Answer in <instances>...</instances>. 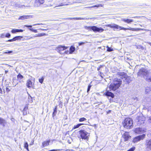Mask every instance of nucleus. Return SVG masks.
Returning a JSON list of instances; mask_svg holds the SVG:
<instances>
[{
    "label": "nucleus",
    "mask_w": 151,
    "mask_h": 151,
    "mask_svg": "<svg viewBox=\"0 0 151 151\" xmlns=\"http://www.w3.org/2000/svg\"><path fill=\"white\" fill-rule=\"evenodd\" d=\"M14 39H13V38L12 39H10V40H7L6 41V42H13L14 41Z\"/></svg>",
    "instance_id": "37998d69"
},
{
    "label": "nucleus",
    "mask_w": 151,
    "mask_h": 151,
    "mask_svg": "<svg viewBox=\"0 0 151 151\" xmlns=\"http://www.w3.org/2000/svg\"><path fill=\"white\" fill-rule=\"evenodd\" d=\"M28 108V106L27 105H26L25 106L24 109V111H26L27 109Z\"/></svg>",
    "instance_id": "ea45409f"
},
{
    "label": "nucleus",
    "mask_w": 151,
    "mask_h": 151,
    "mask_svg": "<svg viewBox=\"0 0 151 151\" xmlns=\"http://www.w3.org/2000/svg\"><path fill=\"white\" fill-rule=\"evenodd\" d=\"M44 2V0H35V6H38L39 5H38V4H37L39 3V5H40V4H43Z\"/></svg>",
    "instance_id": "9b49d317"
},
{
    "label": "nucleus",
    "mask_w": 151,
    "mask_h": 151,
    "mask_svg": "<svg viewBox=\"0 0 151 151\" xmlns=\"http://www.w3.org/2000/svg\"><path fill=\"white\" fill-rule=\"evenodd\" d=\"M145 137V134H144L136 137L133 139L132 141V142L134 143H136L141 140L143 139Z\"/></svg>",
    "instance_id": "0eeeda50"
},
{
    "label": "nucleus",
    "mask_w": 151,
    "mask_h": 151,
    "mask_svg": "<svg viewBox=\"0 0 151 151\" xmlns=\"http://www.w3.org/2000/svg\"><path fill=\"white\" fill-rule=\"evenodd\" d=\"M83 124L80 123L79 124H77L76 125H75L74 126V127L73 128V129H75L77 128L78 127H79L80 126H81V125H83Z\"/></svg>",
    "instance_id": "a878e982"
},
{
    "label": "nucleus",
    "mask_w": 151,
    "mask_h": 151,
    "mask_svg": "<svg viewBox=\"0 0 151 151\" xmlns=\"http://www.w3.org/2000/svg\"><path fill=\"white\" fill-rule=\"evenodd\" d=\"M122 83V80L121 79L115 78L110 85L109 88L110 91H114L119 88Z\"/></svg>",
    "instance_id": "f257e3e1"
},
{
    "label": "nucleus",
    "mask_w": 151,
    "mask_h": 151,
    "mask_svg": "<svg viewBox=\"0 0 151 151\" xmlns=\"http://www.w3.org/2000/svg\"><path fill=\"white\" fill-rule=\"evenodd\" d=\"M118 75L122 76L121 78H123V77L125 78L126 75V74L124 73V72L118 73Z\"/></svg>",
    "instance_id": "412c9836"
},
{
    "label": "nucleus",
    "mask_w": 151,
    "mask_h": 151,
    "mask_svg": "<svg viewBox=\"0 0 151 151\" xmlns=\"http://www.w3.org/2000/svg\"><path fill=\"white\" fill-rule=\"evenodd\" d=\"M2 91L1 88H0V93L2 94Z\"/></svg>",
    "instance_id": "603ef678"
},
{
    "label": "nucleus",
    "mask_w": 151,
    "mask_h": 151,
    "mask_svg": "<svg viewBox=\"0 0 151 151\" xmlns=\"http://www.w3.org/2000/svg\"><path fill=\"white\" fill-rule=\"evenodd\" d=\"M151 90L150 88L148 87H147L145 89V92L146 93H148Z\"/></svg>",
    "instance_id": "7c9ffc66"
},
{
    "label": "nucleus",
    "mask_w": 151,
    "mask_h": 151,
    "mask_svg": "<svg viewBox=\"0 0 151 151\" xmlns=\"http://www.w3.org/2000/svg\"><path fill=\"white\" fill-rule=\"evenodd\" d=\"M40 29L42 30H47V29Z\"/></svg>",
    "instance_id": "6e6d98bb"
},
{
    "label": "nucleus",
    "mask_w": 151,
    "mask_h": 151,
    "mask_svg": "<svg viewBox=\"0 0 151 151\" xmlns=\"http://www.w3.org/2000/svg\"><path fill=\"white\" fill-rule=\"evenodd\" d=\"M131 136H130L129 132H125L122 136L120 145H122V143L123 142L128 141L131 139Z\"/></svg>",
    "instance_id": "39448f33"
},
{
    "label": "nucleus",
    "mask_w": 151,
    "mask_h": 151,
    "mask_svg": "<svg viewBox=\"0 0 151 151\" xmlns=\"http://www.w3.org/2000/svg\"><path fill=\"white\" fill-rule=\"evenodd\" d=\"M145 145L147 150L148 151H151V139L147 140Z\"/></svg>",
    "instance_id": "1a4fd4ad"
},
{
    "label": "nucleus",
    "mask_w": 151,
    "mask_h": 151,
    "mask_svg": "<svg viewBox=\"0 0 151 151\" xmlns=\"http://www.w3.org/2000/svg\"><path fill=\"white\" fill-rule=\"evenodd\" d=\"M23 37L22 36H17L14 37L13 38L14 41H15L17 40H19L22 38Z\"/></svg>",
    "instance_id": "5701e85b"
},
{
    "label": "nucleus",
    "mask_w": 151,
    "mask_h": 151,
    "mask_svg": "<svg viewBox=\"0 0 151 151\" xmlns=\"http://www.w3.org/2000/svg\"><path fill=\"white\" fill-rule=\"evenodd\" d=\"M6 91L7 92H9V91H10V89L9 88H7L6 87Z\"/></svg>",
    "instance_id": "c03bdc74"
},
{
    "label": "nucleus",
    "mask_w": 151,
    "mask_h": 151,
    "mask_svg": "<svg viewBox=\"0 0 151 151\" xmlns=\"http://www.w3.org/2000/svg\"><path fill=\"white\" fill-rule=\"evenodd\" d=\"M107 47V51L109 52H111L113 50L110 48L108 46Z\"/></svg>",
    "instance_id": "e433bc0d"
},
{
    "label": "nucleus",
    "mask_w": 151,
    "mask_h": 151,
    "mask_svg": "<svg viewBox=\"0 0 151 151\" xmlns=\"http://www.w3.org/2000/svg\"><path fill=\"white\" fill-rule=\"evenodd\" d=\"M138 76H143L147 81L151 82V77L150 74L146 69L142 68L138 72Z\"/></svg>",
    "instance_id": "f03ea898"
},
{
    "label": "nucleus",
    "mask_w": 151,
    "mask_h": 151,
    "mask_svg": "<svg viewBox=\"0 0 151 151\" xmlns=\"http://www.w3.org/2000/svg\"><path fill=\"white\" fill-rule=\"evenodd\" d=\"M32 83L31 80H29L27 81V86L28 88H30L32 86Z\"/></svg>",
    "instance_id": "aec40b11"
},
{
    "label": "nucleus",
    "mask_w": 151,
    "mask_h": 151,
    "mask_svg": "<svg viewBox=\"0 0 151 151\" xmlns=\"http://www.w3.org/2000/svg\"><path fill=\"white\" fill-rule=\"evenodd\" d=\"M12 52H13L12 51H8L7 52H4V53H6V54H7V53L10 54V53H12Z\"/></svg>",
    "instance_id": "a19ab883"
},
{
    "label": "nucleus",
    "mask_w": 151,
    "mask_h": 151,
    "mask_svg": "<svg viewBox=\"0 0 151 151\" xmlns=\"http://www.w3.org/2000/svg\"><path fill=\"white\" fill-rule=\"evenodd\" d=\"M11 32L13 33H14L17 32V29H13L11 31Z\"/></svg>",
    "instance_id": "473e14b6"
},
{
    "label": "nucleus",
    "mask_w": 151,
    "mask_h": 151,
    "mask_svg": "<svg viewBox=\"0 0 151 151\" xmlns=\"http://www.w3.org/2000/svg\"><path fill=\"white\" fill-rule=\"evenodd\" d=\"M75 19V20H83L84 18H68L67 19Z\"/></svg>",
    "instance_id": "4be33fe9"
},
{
    "label": "nucleus",
    "mask_w": 151,
    "mask_h": 151,
    "mask_svg": "<svg viewBox=\"0 0 151 151\" xmlns=\"http://www.w3.org/2000/svg\"><path fill=\"white\" fill-rule=\"evenodd\" d=\"M24 27H30V28L29 29L31 31L35 33H37L38 32L37 31L36 29H34L32 28V25H25L24 26Z\"/></svg>",
    "instance_id": "f3484780"
},
{
    "label": "nucleus",
    "mask_w": 151,
    "mask_h": 151,
    "mask_svg": "<svg viewBox=\"0 0 151 151\" xmlns=\"http://www.w3.org/2000/svg\"><path fill=\"white\" fill-rule=\"evenodd\" d=\"M133 122L132 119L130 118H127L125 119L124 123H131Z\"/></svg>",
    "instance_id": "6ab92c4d"
},
{
    "label": "nucleus",
    "mask_w": 151,
    "mask_h": 151,
    "mask_svg": "<svg viewBox=\"0 0 151 151\" xmlns=\"http://www.w3.org/2000/svg\"><path fill=\"white\" fill-rule=\"evenodd\" d=\"M5 37L8 38H9L11 36V35L9 33H7Z\"/></svg>",
    "instance_id": "4c0bfd02"
},
{
    "label": "nucleus",
    "mask_w": 151,
    "mask_h": 151,
    "mask_svg": "<svg viewBox=\"0 0 151 151\" xmlns=\"http://www.w3.org/2000/svg\"><path fill=\"white\" fill-rule=\"evenodd\" d=\"M0 151H1L0 150Z\"/></svg>",
    "instance_id": "0e129e2a"
},
{
    "label": "nucleus",
    "mask_w": 151,
    "mask_h": 151,
    "mask_svg": "<svg viewBox=\"0 0 151 151\" xmlns=\"http://www.w3.org/2000/svg\"><path fill=\"white\" fill-rule=\"evenodd\" d=\"M86 119L84 117L81 118L79 119V122H82L86 120Z\"/></svg>",
    "instance_id": "c756f323"
},
{
    "label": "nucleus",
    "mask_w": 151,
    "mask_h": 151,
    "mask_svg": "<svg viewBox=\"0 0 151 151\" xmlns=\"http://www.w3.org/2000/svg\"><path fill=\"white\" fill-rule=\"evenodd\" d=\"M122 21L124 22H125L127 23L128 24H129L131 23V22H133V20L132 19H122Z\"/></svg>",
    "instance_id": "2eb2a0df"
},
{
    "label": "nucleus",
    "mask_w": 151,
    "mask_h": 151,
    "mask_svg": "<svg viewBox=\"0 0 151 151\" xmlns=\"http://www.w3.org/2000/svg\"><path fill=\"white\" fill-rule=\"evenodd\" d=\"M31 17L30 15H24L20 16L19 19L24 20L25 19H27L30 18Z\"/></svg>",
    "instance_id": "4468645a"
},
{
    "label": "nucleus",
    "mask_w": 151,
    "mask_h": 151,
    "mask_svg": "<svg viewBox=\"0 0 151 151\" xmlns=\"http://www.w3.org/2000/svg\"><path fill=\"white\" fill-rule=\"evenodd\" d=\"M8 71L5 70V73H7L8 72Z\"/></svg>",
    "instance_id": "052dcab7"
},
{
    "label": "nucleus",
    "mask_w": 151,
    "mask_h": 151,
    "mask_svg": "<svg viewBox=\"0 0 151 151\" xmlns=\"http://www.w3.org/2000/svg\"><path fill=\"white\" fill-rule=\"evenodd\" d=\"M86 29L90 30H92L95 32H102L104 29L101 27H98L96 26H86L85 27Z\"/></svg>",
    "instance_id": "20e7f679"
},
{
    "label": "nucleus",
    "mask_w": 151,
    "mask_h": 151,
    "mask_svg": "<svg viewBox=\"0 0 151 151\" xmlns=\"http://www.w3.org/2000/svg\"><path fill=\"white\" fill-rule=\"evenodd\" d=\"M139 29H140L139 30H143V31H151L150 30L148 29L140 28Z\"/></svg>",
    "instance_id": "c9c22d12"
},
{
    "label": "nucleus",
    "mask_w": 151,
    "mask_h": 151,
    "mask_svg": "<svg viewBox=\"0 0 151 151\" xmlns=\"http://www.w3.org/2000/svg\"><path fill=\"white\" fill-rule=\"evenodd\" d=\"M43 80L44 78H42L41 79H39V82L41 83H42L43 82Z\"/></svg>",
    "instance_id": "58836bf2"
},
{
    "label": "nucleus",
    "mask_w": 151,
    "mask_h": 151,
    "mask_svg": "<svg viewBox=\"0 0 151 151\" xmlns=\"http://www.w3.org/2000/svg\"><path fill=\"white\" fill-rule=\"evenodd\" d=\"M57 106H56L55 107V109H54V111L52 113V116L53 117H54V116H55V115L56 114V113H57Z\"/></svg>",
    "instance_id": "393cba45"
},
{
    "label": "nucleus",
    "mask_w": 151,
    "mask_h": 151,
    "mask_svg": "<svg viewBox=\"0 0 151 151\" xmlns=\"http://www.w3.org/2000/svg\"><path fill=\"white\" fill-rule=\"evenodd\" d=\"M135 149V147H133L131 148L129 150H128L127 151H134Z\"/></svg>",
    "instance_id": "72a5a7b5"
},
{
    "label": "nucleus",
    "mask_w": 151,
    "mask_h": 151,
    "mask_svg": "<svg viewBox=\"0 0 151 151\" xmlns=\"http://www.w3.org/2000/svg\"><path fill=\"white\" fill-rule=\"evenodd\" d=\"M87 42H88L87 41H85L84 42H79V46L81 45L87 43Z\"/></svg>",
    "instance_id": "2f4dec72"
},
{
    "label": "nucleus",
    "mask_w": 151,
    "mask_h": 151,
    "mask_svg": "<svg viewBox=\"0 0 151 151\" xmlns=\"http://www.w3.org/2000/svg\"><path fill=\"white\" fill-rule=\"evenodd\" d=\"M50 142V140L45 141L42 143V145L43 147H45L49 145Z\"/></svg>",
    "instance_id": "a211bd4d"
},
{
    "label": "nucleus",
    "mask_w": 151,
    "mask_h": 151,
    "mask_svg": "<svg viewBox=\"0 0 151 151\" xmlns=\"http://www.w3.org/2000/svg\"><path fill=\"white\" fill-rule=\"evenodd\" d=\"M11 120L13 122H14L15 119L14 118H12L11 119Z\"/></svg>",
    "instance_id": "864d4df0"
},
{
    "label": "nucleus",
    "mask_w": 151,
    "mask_h": 151,
    "mask_svg": "<svg viewBox=\"0 0 151 151\" xmlns=\"http://www.w3.org/2000/svg\"><path fill=\"white\" fill-rule=\"evenodd\" d=\"M40 24H41H41H40V23L36 24H33V26H36L37 25H40Z\"/></svg>",
    "instance_id": "de8ad7c7"
},
{
    "label": "nucleus",
    "mask_w": 151,
    "mask_h": 151,
    "mask_svg": "<svg viewBox=\"0 0 151 151\" xmlns=\"http://www.w3.org/2000/svg\"><path fill=\"white\" fill-rule=\"evenodd\" d=\"M65 5L64 4L61 3L60 5L58 6H63Z\"/></svg>",
    "instance_id": "09e8293b"
},
{
    "label": "nucleus",
    "mask_w": 151,
    "mask_h": 151,
    "mask_svg": "<svg viewBox=\"0 0 151 151\" xmlns=\"http://www.w3.org/2000/svg\"><path fill=\"white\" fill-rule=\"evenodd\" d=\"M23 30L21 29H17V32H23Z\"/></svg>",
    "instance_id": "79ce46f5"
},
{
    "label": "nucleus",
    "mask_w": 151,
    "mask_h": 151,
    "mask_svg": "<svg viewBox=\"0 0 151 151\" xmlns=\"http://www.w3.org/2000/svg\"><path fill=\"white\" fill-rule=\"evenodd\" d=\"M91 86V85L90 84H89V85L88 86V89H87V93H88L89 92V91L90 90V89Z\"/></svg>",
    "instance_id": "f704fd0d"
},
{
    "label": "nucleus",
    "mask_w": 151,
    "mask_h": 151,
    "mask_svg": "<svg viewBox=\"0 0 151 151\" xmlns=\"http://www.w3.org/2000/svg\"><path fill=\"white\" fill-rule=\"evenodd\" d=\"M145 132V130L144 128H136L134 129L135 133L138 134H142Z\"/></svg>",
    "instance_id": "6e6552de"
},
{
    "label": "nucleus",
    "mask_w": 151,
    "mask_h": 151,
    "mask_svg": "<svg viewBox=\"0 0 151 151\" xmlns=\"http://www.w3.org/2000/svg\"><path fill=\"white\" fill-rule=\"evenodd\" d=\"M38 37V34H35V36L33 37H31V38H33V37Z\"/></svg>",
    "instance_id": "a18cd8bd"
},
{
    "label": "nucleus",
    "mask_w": 151,
    "mask_h": 151,
    "mask_svg": "<svg viewBox=\"0 0 151 151\" xmlns=\"http://www.w3.org/2000/svg\"><path fill=\"white\" fill-rule=\"evenodd\" d=\"M100 68H98L97 70H100Z\"/></svg>",
    "instance_id": "bf43d9fd"
},
{
    "label": "nucleus",
    "mask_w": 151,
    "mask_h": 151,
    "mask_svg": "<svg viewBox=\"0 0 151 151\" xmlns=\"http://www.w3.org/2000/svg\"><path fill=\"white\" fill-rule=\"evenodd\" d=\"M133 123H123L124 127L127 129H130Z\"/></svg>",
    "instance_id": "ddd939ff"
},
{
    "label": "nucleus",
    "mask_w": 151,
    "mask_h": 151,
    "mask_svg": "<svg viewBox=\"0 0 151 151\" xmlns=\"http://www.w3.org/2000/svg\"><path fill=\"white\" fill-rule=\"evenodd\" d=\"M104 95L106 96H110L112 98H114V94L112 92L107 91L104 94Z\"/></svg>",
    "instance_id": "9d476101"
},
{
    "label": "nucleus",
    "mask_w": 151,
    "mask_h": 151,
    "mask_svg": "<svg viewBox=\"0 0 151 151\" xmlns=\"http://www.w3.org/2000/svg\"><path fill=\"white\" fill-rule=\"evenodd\" d=\"M75 50V48L74 47L71 46L70 49V53H72Z\"/></svg>",
    "instance_id": "b1692460"
},
{
    "label": "nucleus",
    "mask_w": 151,
    "mask_h": 151,
    "mask_svg": "<svg viewBox=\"0 0 151 151\" xmlns=\"http://www.w3.org/2000/svg\"><path fill=\"white\" fill-rule=\"evenodd\" d=\"M148 122L151 123V117H149L148 119Z\"/></svg>",
    "instance_id": "49530a36"
},
{
    "label": "nucleus",
    "mask_w": 151,
    "mask_h": 151,
    "mask_svg": "<svg viewBox=\"0 0 151 151\" xmlns=\"http://www.w3.org/2000/svg\"><path fill=\"white\" fill-rule=\"evenodd\" d=\"M38 37L47 35V34L44 33H41L38 34Z\"/></svg>",
    "instance_id": "c85d7f7f"
},
{
    "label": "nucleus",
    "mask_w": 151,
    "mask_h": 151,
    "mask_svg": "<svg viewBox=\"0 0 151 151\" xmlns=\"http://www.w3.org/2000/svg\"><path fill=\"white\" fill-rule=\"evenodd\" d=\"M150 35H151V32L150 33Z\"/></svg>",
    "instance_id": "680f3d73"
},
{
    "label": "nucleus",
    "mask_w": 151,
    "mask_h": 151,
    "mask_svg": "<svg viewBox=\"0 0 151 151\" xmlns=\"http://www.w3.org/2000/svg\"><path fill=\"white\" fill-rule=\"evenodd\" d=\"M150 45L151 46V43H150Z\"/></svg>",
    "instance_id": "e2e57ef3"
},
{
    "label": "nucleus",
    "mask_w": 151,
    "mask_h": 151,
    "mask_svg": "<svg viewBox=\"0 0 151 151\" xmlns=\"http://www.w3.org/2000/svg\"><path fill=\"white\" fill-rule=\"evenodd\" d=\"M23 78V76L20 73L17 76V79L20 82H23V81L22 80V79Z\"/></svg>",
    "instance_id": "dca6fc26"
},
{
    "label": "nucleus",
    "mask_w": 151,
    "mask_h": 151,
    "mask_svg": "<svg viewBox=\"0 0 151 151\" xmlns=\"http://www.w3.org/2000/svg\"><path fill=\"white\" fill-rule=\"evenodd\" d=\"M3 119L0 118V123H3Z\"/></svg>",
    "instance_id": "3c124183"
},
{
    "label": "nucleus",
    "mask_w": 151,
    "mask_h": 151,
    "mask_svg": "<svg viewBox=\"0 0 151 151\" xmlns=\"http://www.w3.org/2000/svg\"><path fill=\"white\" fill-rule=\"evenodd\" d=\"M24 111V110L23 114H24V115H26V114H27V113H25V112H24V111Z\"/></svg>",
    "instance_id": "4d7b16f0"
},
{
    "label": "nucleus",
    "mask_w": 151,
    "mask_h": 151,
    "mask_svg": "<svg viewBox=\"0 0 151 151\" xmlns=\"http://www.w3.org/2000/svg\"><path fill=\"white\" fill-rule=\"evenodd\" d=\"M107 27H109L111 28H114L116 29H119V30H129L133 31H138L139 30L140 28H133L130 27L128 28H125L124 27L119 26L117 24H107L106 26Z\"/></svg>",
    "instance_id": "7ed1b4c3"
},
{
    "label": "nucleus",
    "mask_w": 151,
    "mask_h": 151,
    "mask_svg": "<svg viewBox=\"0 0 151 151\" xmlns=\"http://www.w3.org/2000/svg\"><path fill=\"white\" fill-rule=\"evenodd\" d=\"M79 132L81 138L82 139H87L89 136V134L88 133L83 130H80L79 131Z\"/></svg>",
    "instance_id": "423d86ee"
},
{
    "label": "nucleus",
    "mask_w": 151,
    "mask_h": 151,
    "mask_svg": "<svg viewBox=\"0 0 151 151\" xmlns=\"http://www.w3.org/2000/svg\"><path fill=\"white\" fill-rule=\"evenodd\" d=\"M25 7V6L24 5H22V6L21 7L22 8H24Z\"/></svg>",
    "instance_id": "5fc2aeb1"
},
{
    "label": "nucleus",
    "mask_w": 151,
    "mask_h": 151,
    "mask_svg": "<svg viewBox=\"0 0 151 151\" xmlns=\"http://www.w3.org/2000/svg\"><path fill=\"white\" fill-rule=\"evenodd\" d=\"M29 95V96H28V101L29 102L31 103L32 102V99L30 95Z\"/></svg>",
    "instance_id": "cd10ccee"
},
{
    "label": "nucleus",
    "mask_w": 151,
    "mask_h": 151,
    "mask_svg": "<svg viewBox=\"0 0 151 151\" xmlns=\"http://www.w3.org/2000/svg\"><path fill=\"white\" fill-rule=\"evenodd\" d=\"M28 145L27 142H25L24 144V147L27 150L29 151L28 149Z\"/></svg>",
    "instance_id": "bb28decb"
},
{
    "label": "nucleus",
    "mask_w": 151,
    "mask_h": 151,
    "mask_svg": "<svg viewBox=\"0 0 151 151\" xmlns=\"http://www.w3.org/2000/svg\"><path fill=\"white\" fill-rule=\"evenodd\" d=\"M1 38H4L5 37V35L4 34H2L1 35Z\"/></svg>",
    "instance_id": "8fccbe9b"
},
{
    "label": "nucleus",
    "mask_w": 151,
    "mask_h": 151,
    "mask_svg": "<svg viewBox=\"0 0 151 151\" xmlns=\"http://www.w3.org/2000/svg\"><path fill=\"white\" fill-rule=\"evenodd\" d=\"M67 48V47L65 46H63L61 45L59 46L57 48V50L58 51H59V53H61L60 52V51L62 50H65Z\"/></svg>",
    "instance_id": "f8f14e48"
},
{
    "label": "nucleus",
    "mask_w": 151,
    "mask_h": 151,
    "mask_svg": "<svg viewBox=\"0 0 151 151\" xmlns=\"http://www.w3.org/2000/svg\"><path fill=\"white\" fill-rule=\"evenodd\" d=\"M56 151V150H51L50 151Z\"/></svg>",
    "instance_id": "13d9d810"
}]
</instances>
